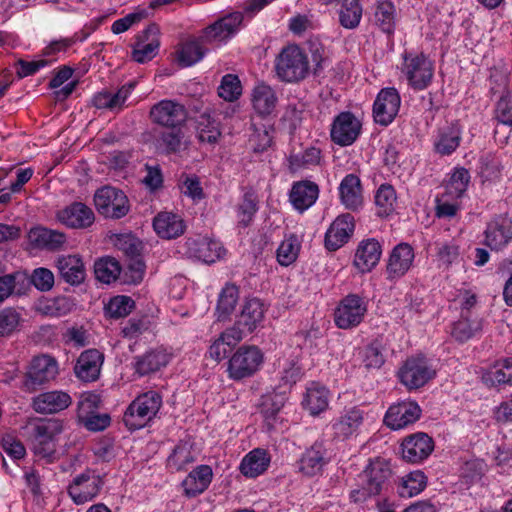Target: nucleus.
Wrapping results in <instances>:
<instances>
[{
  "instance_id": "2eb2a0df",
  "label": "nucleus",
  "mask_w": 512,
  "mask_h": 512,
  "mask_svg": "<svg viewBox=\"0 0 512 512\" xmlns=\"http://www.w3.org/2000/svg\"><path fill=\"white\" fill-rule=\"evenodd\" d=\"M434 450L433 439L424 432L406 436L401 443L402 458L412 464H418L429 457Z\"/></svg>"
},
{
  "instance_id": "69168bd1",
  "label": "nucleus",
  "mask_w": 512,
  "mask_h": 512,
  "mask_svg": "<svg viewBox=\"0 0 512 512\" xmlns=\"http://www.w3.org/2000/svg\"><path fill=\"white\" fill-rule=\"evenodd\" d=\"M384 362V355L378 343H371L365 348L363 363L366 369H379Z\"/></svg>"
},
{
  "instance_id": "ddd939ff",
  "label": "nucleus",
  "mask_w": 512,
  "mask_h": 512,
  "mask_svg": "<svg viewBox=\"0 0 512 512\" xmlns=\"http://www.w3.org/2000/svg\"><path fill=\"white\" fill-rule=\"evenodd\" d=\"M361 128L360 120L352 112H341L331 124V140L340 146L352 145L359 137Z\"/></svg>"
},
{
  "instance_id": "a211bd4d",
  "label": "nucleus",
  "mask_w": 512,
  "mask_h": 512,
  "mask_svg": "<svg viewBox=\"0 0 512 512\" xmlns=\"http://www.w3.org/2000/svg\"><path fill=\"white\" fill-rule=\"evenodd\" d=\"M149 115L155 124L176 128L185 121L186 110L175 101L162 100L151 107Z\"/></svg>"
},
{
  "instance_id": "cd10ccee",
  "label": "nucleus",
  "mask_w": 512,
  "mask_h": 512,
  "mask_svg": "<svg viewBox=\"0 0 512 512\" xmlns=\"http://www.w3.org/2000/svg\"><path fill=\"white\" fill-rule=\"evenodd\" d=\"M61 278L70 285H80L86 277V269L79 255H61L56 260Z\"/></svg>"
},
{
  "instance_id": "13d9d810",
  "label": "nucleus",
  "mask_w": 512,
  "mask_h": 512,
  "mask_svg": "<svg viewBox=\"0 0 512 512\" xmlns=\"http://www.w3.org/2000/svg\"><path fill=\"white\" fill-rule=\"evenodd\" d=\"M461 209V199L442 193L435 199V214L438 218H452Z\"/></svg>"
},
{
  "instance_id": "79ce46f5",
  "label": "nucleus",
  "mask_w": 512,
  "mask_h": 512,
  "mask_svg": "<svg viewBox=\"0 0 512 512\" xmlns=\"http://www.w3.org/2000/svg\"><path fill=\"white\" fill-rule=\"evenodd\" d=\"M375 24L385 33L392 34L396 24V11L389 0L378 1L374 12Z\"/></svg>"
},
{
  "instance_id": "a18cd8bd",
  "label": "nucleus",
  "mask_w": 512,
  "mask_h": 512,
  "mask_svg": "<svg viewBox=\"0 0 512 512\" xmlns=\"http://www.w3.org/2000/svg\"><path fill=\"white\" fill-rule=\"evenodd\" d=\"M397 196L395 189L389 184H382L375 194L376 214L379 217H388L396 207Z\"/></svg>"
},
{
  "instance_id": "9b49d317",
  "label": "nucleus",
  "mask_w": 512,
  "mask_h": 512,
  "mask_svg": "<svg viewBox=\"0 0 512 512\" xmlns=\"http://www.w3.org/2000/svg\"><path fill=\"white\" fill-rule=\"evenodd\" d=\"M402 72L414 90H424L432 82L434 65L423 53L406 54Z\"/></svg>"
},
{
  "instance_id": "680f3d73",
  "label": "nucleus",
  "mask_w": 512,
  "mask_h": 512,
  "mask_svg": "<svg viewBox=\"0 0 512 512\" xmlns=\"http://www.w3.org/2000/svg\"><path fill=\"white\" fill-rule=\"evenodd\" d=\"M134 301L129 296H116L106 306V312L111 318H121L129 315L134 308Z\"/></svg>"
},
{
  "instance_id": "338daca9",
  "label": "nucleus",
  "mask_w": 512,
  "mask_h": 512,
  "mask_svg": "<svg viewBox=\"0 0 512 512\" xmlns=\"http://www.w3.org/2000/svg\"><path fill=\"white\" fill-rule=\"evenodd\" d=\"M180 181L182 192L186 196L193 200H201L204 198L203 189L196 176L182 175Z\"/></svg>"
},
{
  "instance_id": "9d476101",
  "label": "nucleus",
  "mask_w": 512,
  "mask_h": 512,
  "mask_svg": "<svg viewBox=\"0 0 512 512\" xmlns=\"http://www.w3.org/2000/svg\"><path fill=\"white\" fill-rule=\"evenodd\" d=\"M103 485V477L96 470L88 468L73 478L67 490L72 501L81 505L94 500Z\"/></svg>"
},
{
  "instance_id": "5701e85b",
  "label": "nucleus",
  "mask_w": 512,
  "mask_h": 512,
  "mask_svg": "<svg viewBox=\"0 0 512 512\" xmlns=\"http://www.w3.org/2000/svg\"><path fill=\"white\" fill-rule=\"evenodd\" d=\"M365 412L359 407H351L332 422L334 438L345 440L357 434L363 424Z\"/></svg>"
},
{
  "instance_id": "72a5a7b5",
  "label": "nucleus",
  "mask_w": 512,
  "mask_h": 512,
  "mask_svg": "<svg viewBox=\"0 0 512 512\" xmlns=\"http://www.w3.org/2000/svg\"><path fill=\"white\" fill-rule=\"evenodd\" d=\"M341 203L349 210L355 211L363 204L360 179L354 174H348L339 186Z\"/></svg>"
},
{
  "instance_id": "473e14b6",
  "label": "nucleus",
  "mask_w": 512,
  "mask_h": 512,
  "mask_svg": "<svg viewBox=\"0 0 512 512\" xmlns=\"http://www.w3.org/2000/svg\"><path fill=\"white\" fill-rule=\"evenodd\" d=\"M326 450L321 443H314L302 455L299 469L306 476H315L322 472L327 464Z\"/></svg>"
},
{
  "instance_id": "6ab92c4d",
  "label": "nucleus",
  "mask_w": 512,
  "mask_h": 512,
  "mask_svg": "<svg viewBox=\"0 0 512 512\" xmlns=\"http://www.w3.org/2000/svg\"><path fill=\"white\" fill-rule=\"evenodd\" d=\"M421 413L422 410L415 401H402L389 407L384 422L391 429L398 430L415 423Z\"/></svg>"
},
{
  "instance_id": "0e129e2a",
  "label": "nucleus",
  "mask_w": 512,
  "mask_h": 512,
  "mask_svg": "<svg viewBox=\"0 0 512 512\" xmlns=\"http://www.w3.org/2000/svg\"><path fill=\"white\" fill-rule=\"evenodd\" d=\"M495 117L500 123L512 126V90L497 102Z\"/></svg>"
},
{
  "instance_id": "39448f33",
  "label": "nucleus",
  "mask_w": 512,
  "mask_h": 512,
  "mask_svg": "<svg viewBox=\"0 0 512 512\" xmlns=\"http://www.w3.org/2000/svg\"><path fill=\"white\" fill-rule=\"evenodd\" d=\"M59 366L52 356L42 354L35 356L23 377L22 389L25 392H35L43 385L56 379Z\"/></svg>"
},
{
  "instance_id": "c756f323",
  "label": "nucleus",
  "mask_w": 512,
  "mask_h": 512,
  "mask_svg": "<svg viewBox=\"0 0 512 512\" xmlns=\"http://www.w3.org/2000/svg\"><path fill=\"white\" fill-rule=\"evenodd\" d=\"M382 254V247L378 240L369 238L361 241L354 257V265L361 272H368L377 265Z\"/></svg>"
},
{
  "instance_id": "7ed1b4c3",
  "label": "nucleus",
  "mask_w": 512,
  "mask_h": 512,
  "mask_svg": "<svg viewBox=\"0 0 512 512\" xmlns=\"http://www.w3.org/2000/svg\"><path fill=\"white\" fill-rule=\"evenodd\" d=\"M161 405L162 397L158 392H145L127 407L123 422L130 430L140 429L157 414Z\"/></svg>"
},
{
  "instance_id": "a19ab883",
  "label": "nucleus",
  "mask_w": 512,
  "mask_h": 512,
  "mask_svg": "<svg viewBox=\"0 0 512 512\" xmlns=\"http://www.w3.org/2000/svg\"><path fill=\"white\" fill-rule=\"evenodd\" d=\"M461 129L457 124H452L441 131L435 142V150L440 156H449L459 146Z\"/></svg>"
},
{
  "instance_id": "09e8293b",
  "label": "nucleus",
  "mask_w": 512,
  "mask_h": 512,
  "mask_svg": "<svg viewBox=\"0 0 512 512\" xmlns=\"http://www.w3.org/2000/svg\"><path fill=\"white\" fill-rule=\"evenodd\" d=\"M301 249V241L295 234L286 236L277 249V261L281 266H289L294 263Z\"/></svg>"
},
{
  "instance_id": "e2e57ef3",
  "label": "nucleus",
  "mask_w": 512,
  "mask_h": 512,
  "mask_svg": "<svg viewBox=\"0 0 512 512\" xmlns=\"http://www.w3.org/2000/svg\"><path fill=\"white\" fill-rule=\"evenodd\" d=\"M257 209V201L254 193H245L243 200L238 207L239 224L247 227L251 223L255 213L257 212Z\"/></svg>"
},
{
  "instance_id": "c9c22d12",
  "label": "nucleus",
  "mask_w": 512,
  "mask_h": 512,
  "mask_svg": "<svg viewBox=\"0 0 512 512\" xmlns=\"http://www.w3.org/2000/svg\"><path fill=\"white\" fill-rule=\"evenodd\" d=\"M318 186L312 182L295 183L290 192V202L295 209L303 212L318 198Z\"/></svg>"
},
{
  "instance_id": "f3484780",
  "label": "nucleus",
  "mask_w": 512,
  "mask_h": 512,
  "mask_svg": "<svg viewBox=\"0 0 512 512\" xmlns=\"http://www.w3.org/2000/svg\"><path fill=\"white\" fill-rule=\"evenodd\" d=\"M185 248V253L189 257L198 259L206 264L215 263L225 252L219 241L206 237L187 239Z\"/></svg>"
},
{
  "instance_id": "de8ad7c7",
  "label": "nucleus",
  "mask_w": 512,
  "mask_h": 512,
  "mask_svg": "<svg viewBox=\"0 0 512 512\" xmlns=\"http://www.w3.org/2000/svg\"><path fill=\"white\" fill-rule=\"evenodd\" d=\"M362 14L360 0H342L339 10L340 25L346 29H355L360 24Z\"/></svg>"
},
{
  "instance_id": "c03bdc74",
  "label": "nucleus",
  "mask_w": 512,
  "mask_h": 512,
  "mask_svg": "<svg viewBox=\"0 0 512 512\" xmlns=\"http://www.w3.org/2000/svg\"><path fill=\"white\" fill-rule=\"evenodd\" d=\"M427 485V477L420 470H415L405 475L399 485L398 493L401 497H414L421 493Z\"/></svg>"
},
{
  "instance_id": "4be33fe9",
  "label": "nucleus",
  "mask_w": 512,
  "mask_h": 512,
  "mask_svg": "<svg viewBox=\"0 0 512 512\" xmlns=\"http://www.w3.org/2000/svg\"><path fill=\"white\" fill-rule=\"evenodd\" d=\"M57 219L73 229H85L95 221L93 210L82 202H74L57 213Z\"/></svg>"
},
{
  "instance_id": "b1692460",
  "label": "nucleus",
  "mask_w": 512,
  "mask_h": 512,
  "mask_svg": "<svg viewBox=\"0 0 512 512\" xmlns=\"http://www.w3.org/2000/svg\"><path fill=\"white\" fill-rule=\"evenodd\" d=\"M414 260L413 248L407 243L398 244L392 250L386 267L387 279L397 280L411 268Z\"/></svg>"
},
{
  "instance_id": "5fc2aeb1",
  "label": "nucleus",
  "mask_w": 512,
  "mask_h": 512,
  "mask_svg": "<svg viewBox=\"0 0 512 512\" xmlns=\"http://www.w3.org/2000/svg\"><path fill=\"white\" fill-rule=\"evenodd\" d=\"M195 461L191 446L187 443L178 444L167 459V466L172 471H181Z\"/></svg>"
},
{
  "instance_id": "423d86ee",
  "label": "nucleus",
  "mask_w": 512,
  "mask_h": 512,
  "mask_svg": "<svg viewBox=\"0 0 512 512\" xmlns=\"http://www.w3.org/2000/svg\"><path fill=\"white\" fill-rule=\"evenodd\" d=\"M243 13L236 11L228 13L199 32V39L204 44L221 45L235 36L243 23Z\"/></svg>"
},
{
  "instance_id": "2f4dec72",
  "label": "nucleus",
  "mask_w": 512,
  "mask_h": 512,
  "mask_svg": "<svg viewBox=\"0 0 512 512\" xmlns=\"http://www.w3.org/2000/svg\"><path fill=\"white\" fill-rule=\"evenodd\" d=\"M28 237L34 247L49 251L62 249L67 241L64 233L45 227L32 228Z\"/></svg>"
},
{
  "instance_id": "f03ea898",
  "label": "nucleus",
  "mask_w": 512,
  "mask_h": 512,
  "mask_svg": "<svg viewBox=\"0 0 512 512\" xmlns=\"http://www.w3.org/2000/svg\"><path fill=\"white\" fill-rule=\"evenodd\" d=\"M274 69L281 81L286 83L300 82L310 72L308 55L296 44L287 45L276 56Z\"/></svg>"
},
{
  "instance_id": "58836bf2",
  "label": "nucleus",
  "mask_w": 512,
  "mask_h": 512,
  "mask_svg": "<svg viewBox=\"0 0 512 512\" xmlns=\"http://www.w3.org/2000/svg\"><path fill=\"white\" fill-rule=\"evenodd\" d=\"M264 305L256 298L245 302L242 311L238 317L237 325L241 326L247 332H252L264 318Z\"/></svg>"
},
{
  "instance_id": "37998d69",
  "label": "nucleus",
  "mask_w": 512,
  "mask_h": 512,
  "mask_svg": "<svg viewBox=\"0 0 512 512\" xmlns=\"http://www.w3.org/2000/svg\"><path fill=\"white\" fill-rule=\"evenodd\" d=\"M469 182L470 174L468 170L463 167H456L449 175L444 185L443 193L453 196L454 199H461L467 190Z\"/></svg>"
},
{
  "instance_id": "603ef678",
  "label": "nucleus",
  "mask_w": 512,
  "mask_h": 512,
  "mask_svg": "<svg viewBox=\"0 0 512 512\" xmlns=\"http://www.w3.org/2000/svg\"><path fill=\"white\" fill-rule=\"evenodd\" d=\"M302 376L301 367L296 358L279 361L280 387L290 389Z\"/></svg>"
},
{
  "instance_id": "4468645a",
  "label": "nucleus",
  "mask_w": 512,
  "mask_h": 512,
  "mask_svg": "<svg viewBox=\"0 0 512 512\" xmlns=\"http://www.w3.org/2000/svg\"><path fill=\"white\" fill-rule=\"evenodd\" d=\"M401 98L393 87L382 89L373 104V117L376 123L388 126L398 114Z\"/></svg>"
},
{
  "instance_id": "f8f14e48",
  "label": "nucleus",
  "mask_w": 512,
  "mask_h": 512,
  "mask_svg": "<svg viewBox=\"0 0 512 512\" xmlns=\"http://www.w3.org/2000/svg\"><path fill=\"white\" fill-rule=\"evenodd\" d=\"M435 375L436 370L424 356L408 358L398 371L400 382L409 390L423 387Z\"/></svg>"
},
{
  "instance_id": "8fccbe9b",
  "label": "nucleus",
  "mask_w": 512,
  "mask_h": 512,
  "mask_svg": "<svg viewBox=\"0 0 512 512\" xmlns=\"http://www.w3.org/2000/svg\"><path fill=\"white\" fill-rule=\"evenodd\" d=\"M72 309V303L67 297L47 298L37 303L36 310L42 315L61 317Z\"/></svg>"
},
{
  "instance_id": "4d7b16f0",
  "label": "nucleus",
  "mask_w": 512,
  "mask_h": 512,
  "mask_svg": "<svg viewBox=\"0 0 512 512\" xmlns=\"http://www.w3.org/2000/svg\"><path fill=\"white\" fill-rule=\"evenodd\" d=\"M22 322L21 314L14 308L0 310V337H9L19 330Z\"/></svg>"
},
{
  "instance_id": "7c9ffc66",
  "label": "nucleus",
  "mask_w": 512,
  "mask_h": 512,
  "mask_svg": "<svg viewBox=\"0 0 512 512\" xmlns=\"http://www.w3.org/2000/svg\"><path fill=\"white\" fill-rule=\"evenodd\" d=\"M213 471L208 465H199L182 481L185 496L189 498L202 494L210 485Z\"/></svg>"
},
{
  "instance_id": "f704fd0d",
  "label": "nucleus",
  "mask_w": 512,
  "mask_h": 512,
  "mask_svg": "<svg viewBox=\"0 0 512 512\" xmlns=\"http://www.w3.org/2000/svg\"><path fill=\"white\" fill-rule=\"evenodd\" d=\"M270 464L266 450L256 448L244 456L240 463L241 473L249 478H255L264 473Z\"/></svg>"
},
{
  "instance_id": "ea45409f",
  "label": "nucleus",
  "mask_w": 512,
  "mask_h": 512,
  "mask_svg": "<svg viewBox=\"0 0 512 512\" xmlns=\"http://www.w3.org/2000/svg\"><path fill=\"white\" fill-rule=\"evenodd\" d=\"M239 299V290L234 284H226L218 298L216 307L217 319L219 321L226 320L235 310Z\"/></svg>"
},
{
  "instance_id": "dca6fc26",
  "label": "nucleus",
  "mask_w": 512,
  "mask_h": 512,
  "mask_svg": "<svg viewBox=\"0 0 512 512\" xmlns=\"http://www.w3.org/2000/svg\"><path fill=\"white\" fill-rule=\"evenodd\" d=\"M512 241V219L498 215L491 219L484 231V244L491 250L500 251Z\"/></svg>"
},
{
  "instance_id": "6e6552de",
  "label": "nucleus",
  "mask_w": 512,
  "mask_h": 512,
  "mask_svg": "<svg viewBox=\"0 0 512 512\" xmlns=\"http://www.w3.org/2000/svg\"><path fill=\"white\" fill-rule=\"evenodd\" d=\"M94 204L102 216L120 219L130 211V203L126 194L113 186H103L94 194Z\"/></svg>"
},
{
  "instance_id": "20e7f679",
  "label": "nucleus",
  "mask_w": 512,
  "mask_h": 512,
  "mask_svg": "<svg viewBox=\"0 0 512 512\" xmlns=\"http://www.w3.org/2000/svg\"><path fill=\"white\" fill-rule=\"evenodd\" d=\"M64 430V422L50 419L34 427L32 450L38 460L52 463L56 459V437Z\"/></svg>"
},
{
  "instance_id": "49530a36",
  "label": "nucleus",
  "mask_w": 512,
  "mask_h": 512,
  "mask_svg": "<svg viewBox=\"0 0 512 512\" xmlns=\"http://www.w3.org/2000/svg\"><path fill=\"white\" fill-rule=\"evenodd\" d=\"M329 403L328 390L313 384L307 388L303 404L312 415H318L327 409Z\"/></svg>"
},
{
  "instance_id": "bb28decb",
  "label": "nucleus",
  "mask_w": 512,
  "mask_h": 512,
  "mask_svg": "<svg viewBox=\"0 0 512 512\" xmlns=\"http://www.w3.org/2000/svg\"><path fill=\"white\" fill-rule=\"evenodd\" d=\"M170 354L162 349H152L133 359L134 372L139 376H147L159 371L170 361Z\"/></svg>"
},
{
  "instance_id": "aec40b11",
  "label": "nucleus",
  "mask_w": 512,
  "mask_h": 512,
  "mask_svg": "<svg viewBox=\"0 0 512 512\" xmlns=\"http://www.w3.org/2000/svg\"><path fill=\"white\" fill-rule=\"evenodd\" d=\"M72 404V397L63 390L39 393L31 400V408L38 414L50 415L66 410Z\"/></svg>"
},
{
  "instance_id": "052dcab7",
  "label": "nucleus",
  "mask_w": 512,
  "mask_h": 512,
  "mask_svg": "<svg viewBox=\"0 0 512 512\" xmlns=\"http://www.w3.org/2000/svg\"><path fill=\"white\" fill-rule=\"evenodd\" d=\"M242 88L238 76L226 74L218 87V95L225 101L232 102L241 95Z\"/></svg>"
},
{
  "instance_id": "bf43d9fd",
  "label": "nucleus",
  "mask_w": 512,
  "mask_h": 512,
  "mask_svg": "<svg viewBox=\"0 0 512 512\" xmlns=\"http://www.w3.org/2000/svg\"><path fill=\"white\" fill-rule=\"evenodd\" d=\"M436 257H437L439 266L448 268L453 263H456L459 261L460 248L454 241L437 242L436 243Z\"/></svg>"
},
{
  "instance_id": "4c0bfd02",
  "label": "nucleus",
  "mask_w": 512,
  "mask_h": 512,
  "mask_svg": "<svg viewBox=\"0 0 512 512\" xmlns=\"http://www.w3.org/2000/svg\"><path fill=\"white\" fill-rule=\"evenodd\" d=\"M483 381L492 387L512 385V357L496 361L483 375Z\"/></svg>"
},
{
  "instance_id": "6e6d98bb",
  "label": "nucleus",
  "mask_w": 512,
  "mask_h": 512,
  "mask_svg": "<svg viewBox=\"0 0 512 512\" xmlns=\"http://www.w3.org/2000/svg\"><path fill=\"white\" fill-rule=\"evenodd\" d=\"M121 268L119 263L113 258H101L94 264V273L97 280L102 283L110 284L115 281Z\"/></svg>"
},
{
  "instance_id": "e433bc0d",
  "label": "nucleus",
  "mask_w": 512,
  "mask_h": 512,
  "mask_svg": "<svg viewBox=\"0 0 512 512\" xmlns=\"http://www.w3.org/2000/svg\"><path fill=\"white\" fill-rule=\"evenodd\" d=\"M251 97L254 110L261 116L270 115L276 107L277 96L265 83L257 84L252 90Z\"/></svg>"
},
{
  "instance_id": "412c9836",
  "label": "nucleus",
  "mask_w": 512,
  "mask_h": 512,
  "mask_svg": "<svg viewBox=\"0 0 512 512\" xmlns=\"http://www.w3.org/2000/svg\"><path fill=\"white\" fill-rule=\"evenodd\" d=\"M355 228L353 215L345 213L339 215L330 225L325 234V246L330 251L342 247L351 237Z\"/></svg>"
},
{
  "instance_id": "864d4df0",
  "label": "nucleus",
  "mask_w": 512,
  "mask_h": 512,
  "mask_svg": "<svg viewBox=\"0 0 512 512\" xmlns=\"http://www.w3.org/2000/svg\"><path fill=\"white\" fill-rule=\"evenodd\" d=\"M197 135L201 142L216 143L221 136L218 123L207 113H203L197 120Z\"/></svg>"
},
{
  "instance_id": "3c124183",
  "label": "nucleus",
  "mask_w": 512,
  "mask_h": 512,
  "mask_svg": "<svg viewBox=\"0 0 512 512\" xmlns=\"http://www.w3.org/2000/svg\"><path fill=\"white\" fill-rule=\"evenodd\" d=\"M205 45L199 39L188 41L178 51V61L183 67H189L199 62L207 52Z\"/></svg>"
},
{
  "instance_id": "0eeeda50",
  "label": "nucleus",
  "mask_w": 512,
  "mask_h": 512,
  "mask_svg": "<svg viewBox=\"0 0 512 512\" xmlns=\"http://www.w3.org/2000/svg\"><path fill=\"white\" fill-rule=\"evenodd\" d=\"M368 311V300L350 293L343 297L334 312L335 325L340 329H352L359 326Z\"/></svg>"
},
{
  "instance_id": "1a4fd4ad",
  "label": "nucleus",
  "mask_w": 512,
  "mask_h": 512,
  "mask_svg": "<svg viewBox=\"0 0 512 512\" xmlns=\"http://www.w3.org/2000/svg\"><path fill=\"white\" fill-rule=\"evenodd\" d=\"M263 360L258 347L241 346L228 361V376L236 381L251 377L260 369Z\"/></svg>"
},
{
  "instance_id": "a878e982",
  "label": "nucleus",
  "mask_w": 512,
  "mask_h": 512,
  "mask_svg": "<svg viewBox=\"0 0 512 512\" xmlns=\"http://www.w3.org/2000/svg\"><path fill=\"white\" fill-rule=\"evenodd\" d=\"M103 354L97 349H88L80 354L74 367L76 376L84 382L98 379L103 364Z\"/></svg>"
},
{
  "instance_id": "774afa93",
  "label": "nucleus",
  "mask_w": 512,
  "mask_h": 512,
  "mask_svg": "<svg viewBox=\"0 0 512 512\" xmlns=\"http://www.w3.org/2000/svg\"><path fill=\"white\" fill-rule=\"evenodd\" d=\"M477 327L474 326L467 318H462L453 324L452 336L459 342L469 340L476 332Z\"/></svg>"
},
{
  "instance_id": "c85d7f7f",
  "label": "nucleus",
  "mask_w": 512,
  "mask_h": 512,
  "mask_svg": "<svg viewBox=\"0 0 512 512\" xmlns=\"http://www.w3.org/2000/svg\"><path fill=\"white\" fill-rule=\"evenodd\" d=\"M153 228L162 239H174L181 236L186 229L184 220L172 212H160L153 219Z\"/></svg>"
},
{
  "instance_id": "393cba45",
  "label": "nucleus",
  "mask_w": 512,
  "mask_h": 512,
  "mask_svg": "<svg viewBox=\"0 0 512 512\" xmlns=\"http://www.w3.org/2000/svg\"><path fill=\"white\" fill-rule=\"evenodd\" d=\"M160 46L159 28L149 25L139 36L133 50V59L138 63H145L154 58Z\"/></svg>"
},
{
  "instance_id": "f257e3e1",
  "label": "nucleus",
  "mask_w": 512,
  "mask_h": 512,
  "mask_svg": "<svg viewBox=\"0 0 512 512\" xmlns=\"http://www.w3.org/2000/svg\"><path fill=\"white\" fill-rule=\"evenodd\" d=\"M391 476L392 469L389 461L383 458L370 460L358 475V488L351 491V501L362 503L372 496L381 494L387 489Z\"/></svg>"
}]
</instances>
